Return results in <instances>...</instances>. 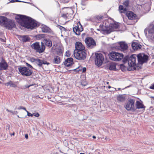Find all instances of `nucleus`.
<instances>
[{
	"label": "nucleus",
	"instance_id": "1",
	"mask_svg": "<svg viewBox=\"0 0 154 154\" xmlns=\"http://www.w3.org/2000/svg\"><path fill=\"white\" fill-rule=\"evenodd\" d=\"M137 56L136 54H133L129 57L128 65V71H133L134 70L139 69V64L136 63Z\"/></svg>",
	"mask_w": 154,
	"mask_h": 154
},
{
	"label": "nucleus",
	"instance_id": "2",
	"mask_svg": "<svg viewBox=\"0 0 154 154\" xmlns=\"http://www.w3.org/2000/svg\"><path fill=\"white\" fill-rule=\"evenodd\" d=\"M37 26V23L30 17H27L22 26L27 29H33Z\"/></svg>",
	"mask_w": 154,
	"mask_h": 154
},
{
	"label": "nucleus",
	"instance_id": "3",
	"mask_svg": "<svg viewBox=\"0 0 154 154\" xmlns=\"http://www.w3.org/2000/svg\"><path fill=\"white\" fill-rule=\"evenodd\" d=\"M109 58L112 60L119 61L123 58L124 55L118 52L112 51L108 54Z\"/></svg>",
	"mask_w": 154,
	"mask_h": 154
},
{
	"label": "nucleus",
	"instance_id": "4",
	"mask_svg": "<svg viewBox=\"0 0 154 154\" xmlns=\"http://www.w3.org/2000/svg\"><path fill=\"white\" fill-rule=\"evenodd\" d=\"M41 46L39 45V42H36L32 44L31 47L34 49L36 52L40 54L43 53L44 51L45 48V46L44 43L41 42Z\"/></svg>",
	"mask_w": 154,
	"mask_h": 154
},
{
	"label": "nucleus",
	"instance_id": "5",
	"mask_svg": "<svg viewBox=\"0 0 154 154\" xmlns=\"http://www.w3.org/2000/svg\"><path fill=\"white\" fill-rule=\"evenodd\" d=\"M136 56L137 59V63L139 65H142L143 63L147 62L148 60V56L144 53L136 54Z\"/></svg>",
	"mask_w": 154,
	"mask_h": 154
},
{
	"label": "nucleus",
	"instance_id": "6",
	"mask_svg": "<svg viewBox=\"0 0 154 154\" xmlns=\"http://www.w3.org/2000/svg\"><path fill=\"white\" fill-rule=\"evenodd\" d=\"M104 60L103 55L100 53H96L95 54L94 58L95 63L97 66H100L102 65Z\"/></svg>",
	"mask_w": 154,
	"mask_h": 154
},
{
	"label": "nucleus",
	"instance_id": "7",
	"mask_svg": "<svg viewBox=\"0 0 154 154\" xmlns=\"http://www.w3.org/2000/svg\"><path fill=\"white\" fill-rule=\"evenodd\" d=\"M135 100L134 99H129L128 101L126 103L125 107L128 110H132L133 112L136 111V108L134 106Z\"/></svg>",
	"mask_w": 154,
	"mask_h": 154
},
{
	"label": "nucleus",
	"instance_id": "8",
	"mask_svg": "<svg viewBox=\"0 0 154 154\" xmlns=\"http://www.w3.org/2000/svg\"><path fill=\"white\" fill-rule=\"evenodd\" d=\"M75 57L77 60H84L86 58V53L85 50H81L74 53Z\"/></svg>",
	"mask_w": 154,
	"mask_h": 154
},
{
	"label": "nucleus",
	"instance_id": "9",
	"mask_svg": "<svg viewBox=\"0 0 154 154\" xmlns=\"http://www.w3.org/2000/svg\"><path fill=\"white\" fill-rule=\"evenodd\" d=\"M18 70L22 75L28 76L31 75L32 73V71L25 66L18 68Z\"/></svg>",
	"mask_w": 154,
	"mask_h": 154
},
{
	"label": "nucleus",
	"instance_id": "10",
	"mask_svg": "<svg viewBox=\"0 0 154 154\" xmlns=\"http://www.w3.org/2000/svg\"><path fill=\"white\" fill-rule=\"evenodd\" d=\"M85 41L87 48H92L96 46L95 41L92 37H87L85 39Z\"/></svg>",
	"mask_w": 154,
	"mask_h": 154
},
{
	"label": "nucleus",
	"instance_id": "11",
	"mask_svg": "<svg viewBox=\"0 0 154 154\" xmlns=\"http://www.w3.org/2000/svg\"><path fill=\"white\" fill-rule=\"evenodd\" d=\"M107 17V15L106 14L97 15L94 16L91 20L92 22L99 23L101 22L103 20L106 18Z\"/></svg>",
	"mask_w": 154,
	"mask_h": 154
},
{
	"label": "nucleus",
	"instance_id": "12",
	"mask_svg": "<svg viewBox=\"0 0 154 154\" xmlns=\"http://www.w3.org/2000/svg\"><path fill=\"white\" fill-rule=\"evenodd\" d=\"M118 45L115 47V48L117 50H120L124 52H126L128 48L127 44L125 42H119Z\"/></svg>",
	"mask_w": 154,
	"mask_h": 154
},
{
	"label": "nucleus",
	"instance_id": "13",
	"mask_svg": "<svg viewBox=\"0 0 154 154\" xmlns=\"http://www.w3.org/2000/svg\"><path fill=\"white\" fill-rule=\"evenodd\" d=\"M77 25L73 28V30L76 35H80V32L83 30V28L79 21L78 22Z\"/></svg>",
	"mask_w": 154,
	"mask_h": 154
},
{
	"label": "nucleus",
	"instance_id": "14",
	"mask_svg": "<svg viewBox=\"0 0 154 154\" xmlns=\"http://www.w3.org/2000/svg\"><path fill=\"white\" fill-rule=\"evenodd\" d=\"M129 1L127 0L123 3V6L120 5L119 7V9L121 13H125L127 10V8L128 6Z\"/></svg>",
	"mask_w": 154,
	"mask_h": 154
},
{
	"label": "nucleus",
	"instance_id": "15",
	"mask_svg": "<svg viewBox=\"0 0 154 154\" xmlns=\"http://www.w3.org/2000/svg\"><path fill=\"white\" fill-rule=\"evenodd\" d=\"M75 49L74 51V53H76L78 51L85 50V46L80 42H76L75 43Z\"/></svg>",
	"mask_w": 154,
	"mask_h": 154
},
{
	"label": "nucleus",
	"instance_id": "16",
	"mask_svg": "<svg viewBox=\"0 0 154 154\" xmlns=\"http://www.w3.org/2000/svg\"><path fill=\"white\" fill-rule=\"evenodd\" d=\"M15 25V24L14 21L8 19L4 26L9 29H10L14 27Z\"/></svg>",
	"mask_w": 154,
	"mask_h": 154
},
{
	"label": "nucleus",
	"instance_id": "17",
	"mask_svg": "<svg viewBox=\"0 0 154 154\" xmlns=\"http://www.w3.org/2000/svg\"><path fill=\"white\" fill-rule=\"evenodd\" d=\"M8 65L6 61L2 58L1 62H0V70H6L7 69Z\"/></svg>",
	"mask_w": 154,
	"mask_h": 154
},
{
	"label": "nucleus",
	"instance_id": "18",
	"mask_svg": "<svg viewBox=\"0 0 154 154\" xmlns=\"http://www.w3.org/2000/svg\"><path fill=\"white\" fill-rule=\"evenodd\" d=\"M147 32L149 34H154V24H150L147 28L145 29L144 32L146 35H147Z\"/></svg>",
	"mask_w": 154,
	"mask_h": 154
},
{
	"label": "nucleus",
	"instance_id": "19",
	"mask_svg": "<svg viewBox=\"0 0 154 154\" xmlns=\"http://www.w3.org/2000/svg\"><path fill=\"white\" fill-rule=\"evenodd\" d=\"M126 16L130 20H133L136 19L137 16L135 14L131 11H127L125 13Z\"/></svg>",
	"mask_w": 154,
	"mask_h": 154
},
{
	"label": "nucleus",
	"instance_id": "20",
	"mask_svg": "<svg viewBox=\"0 0 154 154\" xmlns=\"http://www.w3.org/2000/svg\"><path fill=\"white\" fill-rule=\"evenodd\" d=\"M27 16L24 15H17L15 17V19L18 22L21 21V25L22 26V24H23V22L25 20Z\"/></svg>",
	"mask_w": 154,
	"mask_h": 154
},
{
	"label": "nucleus",
	"instance_id": "21",
	"mask_svg": "<svg viewBox=\"0 0 154 154\" xmlns=\"http://www.w3.org/2000/svg\"><path fill=\"white\" fill-rule=\"evenodd\" d=\"M119 25L118 23H115L110 24L109 26L108 29L109 30V33L114 30L115 29L119 28Z\"/></svg>",
	"mask_w": 154,
	"mask_h": 154
},
{
	"label": "nucleus",
	"instance_id": "22",
	"mask_svg": "<svg viewBox=\"0 0 154 154\" xmlns=\"http://www.w3.org/2000/svg\"><path fill=\"white\" fill-rule=\"evenodd\" d=\"M73 63V59L71 57L67 59L63 62L64 64L68 67L72 65Z\"/></svg>",
	"mask_w": 154,
	"mask_h": 154
},
{
	"label": "nucleus",
	"instance_id": "23",
	"mask_svg": "<svg viewBox=\"0 0 154 154\" xmlns=\"http://www.w3.org/2000/svg\"><path fill=\"white\" fill-rule=\"evenodd\" d=\"M131 46L134 50L140 49L142 47L141 45L137 42H133L131 44Z\"/></svg>",
	"mask_w": 154,
	"mask_h": 154
},
{
	"label": "nucleus",
	"instance_id": "24",
	"mask_svg": "<svg viewBox=\"0 0 154 154\" xmlns=\"http://www.w3.org/2000/svg\"><path fill=\"white\" fill-rule=\"evenodd\" d=\"M19 39L20 41L25 42L29 41L30 38L27 35H23L20 36Z\"/></svg>",
	"mask_w": 154,
	"mask_h": 154
},
{
	"label": "nucleus",
	"instance_id": "25",
	"mask_svg": "<svg viewBox=\"0 0 154 154\" xmlns=\"http://www.w3.org/2000/svg\"><path fill=\"white\" fill-rule=\"evenodd\" d=\"M8 19L5 17L0 16V25L4 26Z\"/></svg>",
	"mask_w": 154,
	"mask_h": 154
},
{
	"label": "nucleus",
	"instance_id": "26",
	"mask_svg": "<svg viewBox=\"0 0 154 154\" xmlns=\"http://www.w3.org/2000/svg\"><path fill=\"white\" fill-rule=\"evenodd\" d=\"M100 28L101 31L104 32H106L107 33H109V30L108 29L109 26H105L103 25H100Z\"/></svg>",
	"mask_w": 154,
	"mask_h": 154
},
{
	"label": "nucleus",
	"instance_id": "27",
	"mask_svg": "<svg viewBox=\"0 0 154 154\" xmlns=\"http://www.w3.org/2000/svg\"><path fill=\"white\" fill-rule=\"evenodd\" d=\"M107 66L111 70H115L116 69V64L115 63L112 62L108 64Z\"/></svg>",
	"mask_w": 154,
	"mask_h": 154
},
{
	"label": "nucleus",
	"instance_id": "28",
	"mask_svg": "<svg viewBox=\"0 0 154 154\" xmlns=\"http://www.w3.org/2000/svg\"><path fill=\"white\" fill-rule=\"evenodd\" d=\"M136 110L137 109H140L142 108H145V106L142 103H141L138 100L136 101Z\"/></svg>",
	"mask_w": 154,
	"mask_h": 154
},
{
	"label": "nucleus",
	"instance_id": "29",
	"mask_svg": "<svg viewBox=\"0 0 154 154\" xmlns=\"http://www.w3.org/2000/svg\"><path fill=\"white\" fill-rule=\"evenodd\" d=\"M43 41L45 44V45L48 47L50 48L52 46V42L50 39H44Z\"/></svg>",
	"mask_w": 154,
	"mask_h": 154
},
{
	"label": "nucleus",
	"instance_id": "30",
	"mask_svg": "<svg viewBox=\"0 0 154 154\" xmlns=\"http://www.w3.org/2000/svg\"><path fill=\"white\" fill-rule=\"evenodd\" d=\"M73 71H75L77 72H84L86 71V68L85 67L82 68V67L79 66L76 69H74Z\"/></svg>",
	"mask_w": 154,
	"mask_h": 154
},
{
	"label": "nucleus",
	"instance_id": "31",
	"mask_svg": "<svg viewBox=\"0 0 154 154\" xmlns=\"http://www.w3.org/2000/svg\"><path fill=\"white\" fill-rule=\"evenodd\" d=\"M5 85L7 86L10 85L11 87L16 88L17 87L16 85L11 81H10L5 84Z\"/></svg>",
	"mask_w": 154,
	"mask_h": 154
},
{
	"label": "nucleus",
	"instance_id": "32",
	"mask_svg": "<svg viewBox=\"0 0 154 154\" xmlns=\"http://www.w3.org/2000/svg\"><path fill=\"white\" fill-rule=\"evenodd\" d=\"M120 68L123 72H125L126 70L128 71V67H127L125 65V64H121L120 65Z\"/></svg>",
	"mask_w": 154,
	"mask_h": 154
},
{
	"label": "nucleus",
	"instance_id": "33",
	"mask_svg": "<svg viewBox=\"0 0 154 154\" xmlns=\"http://www.w3.org/2000/svg\"><path fill=\"white\" fill-rule=\"evenodd\" d=\"M60 62V57L58 56L55 57L54 59V63L59 64Z\"/></svg>",
	"mask_w": 154,
	"mask_h": 154
},
{
	"label": "nucleus",
	"instance_id": "34",
	"mask_svg": "<svg viewBox=\"0 0 154 154\" xmlns=\"http://www.w3.org/2000/svg\"><path fill=\"white\" fill-rule=\"evenodd\" d=\"M129 56L128 55H125V57L124 56L123 58L122 59V62L123 63V64H126L127 63H128V60L129 58Z\"/></svg>",
	"mask_w": 154,
	"mask_h": 154
},
{
	"label": "nucleus",
	"instance_id": "35",
	"mask_svg": "<svg viewBox=\"0 0 154 154\" xmlns=\"http://www.w3.org/2000/svg\"><path fill=\"white\" fill-rule=\"evenodd\" d=\"M125 98L123 95H120L117 97V100L120 102H123L125 101Z\"/></svg>",
	"mask_w": 154,
	"mask_h": 154
},
{
	"label": "nucleus",
	"instance_id": "36",
	"mask_svg": "<svg viewBox=\"0 0 154 154\" xmlns=\"http://www.w3.org/2000/svg\"><path fill=\"white\" fill-rule=\"evenodd\" d=\"M45 37V35L44 34H39L36 35L35 36L37 40H38L41 38H44Z\"/></svg>",
	"mask_w": 154,
	"mask_h": 154
},
{
	"label": "nucleus",
	"instance_id": "37",
	"mask_svg": "<svg viewBox=\"0 0 154 154\" xmlns=\"http://www.w3.org/2000/svg\"><path fill=\"white\" fill-rule=\"evenodd\" d=\"M43 60H41L40 59H37L36 63L39 66V67H42V66L43 63Z\"/></svg>",
	"mask_w": 154,
	"mask_h": 154
},
{
	"label": "nucleus",
	"instance_id": "38",
	"mask_svg": "<svg viewBox=\"0 0 154 154\" xmlns=\"http://www.w3.org/2000/svg\"><path fill=\"white\" fill-rule=\"evenodd\" d=\"M50 29L47 26H44L42 28V30L43 32H49Z\"/></svg>",
	"mask_w": 154,
	"mask_h": 154
},
{
	"label": "nucleus",
	"instance_id": "39",
	"mask_svg": "<svg viewBox=\"0 0 154 154\" xmlns=\"http://www.w3.org/2000/svg\"><path fill=\"white\" fill-rule=\"evenodd\" d=\"M57 27L59 28L62 31H66V28L61 26L57 25Z\"/></svg>",
	"mask_w": 154,
	"mask_h": 154
},
{
	"label": "nucleus",
	"instance_id": "40",
	"mask_svg": "<svg viewBox=\"0 0 154 154\" xmlns=\"http://www.w3.org/2000/svg\"><path fill=\"white\" fill-rule=\"evenodd\" d=\"M88 84L87 82L85 80H82L81 82V85L82 86H85Z\"/></svg>",
	"mask_w": 154,
	"mask_h": 154
},
{
	"label": "nucleus",
	"instance_id": "41",
	"mask_svg": "<svg viewBox=\"0 0 154 154\" xmlns=\"http://www.w3.org/2000/svg\"><path fill=\"white\" fill-rule=\"evenodd\" d=\"M37 60V59H35L33 57H32L30 58V60L32 62H35V63H36Z\"/></svg>",
	"mask_w": 154,
	"mask_h": 154
},
{
	"label": "nucleus",
	"instance_id": "42",
	"mask_svg": "<svg viewBox=\"0 0 154 154\" xmlns=\"http://www.w3.org/2000/svg\"><path fill=\"white\" fill-rule=\"evenodd\" d=\"M66 56H67V57H69L70 56V51H67L66 52Z\"/></svg>",
	"mask_w": 154,
	"mask_h": 154
},
{
	"label": "nucleus",
	"instance_id": "43",
	"mask_svg": "<svg viewBox=\"0 0 154 154\" xmlns=\"http://www.w3.org/2000/svg\"><path fill=\"white\" fill-rule=\"evenodd\" d=\"M18 109H23L24 110H25L26 112V110H27L26 108H25V107H23V106H20V107H19L18 108Z\"/></svg>",
	"mask_w": 154,
	"mask_h": 154
},
{
	"label": "nucleus",
	"instance_id": "44",
	"mask_svg": "<svg viewBox=\"0 0 154 154\" xmlns=\"http://www.w3.org/2000/svg\"><path fill=\"white\" fill-rule=\"evenodd\" d=\"M22 2L19 0H11L10 1V2L14 3L15 2Z\"/></svg>",
	"mask_w": 154,
	"mask_h": 154
},
{
	"label": "nucleus",
	"instance_id": "45",
	"mask_svg": "<svg viewBox=\"0 0 154 154\" xmlns=\"http://www.w3.org/2000/svg\"><path fill=\"white\" fill-rule=\"evenodd\" d=\"M26 66L28 67L29 68H33V67H32V66L31 65H30V64H29L28 63H26Z\"/></svg>",
	"mask_w": 154,
	"mask_h": 154
},
{
	"label": "nucleus",
	"instance_id": "46",
	"mask_svg": "<svg viewBox=\"0 0 154 154\" xmlns=\"http://www.w3.org/2000/svg\"><path fill=\"white\" fill-rule=\"evenodd\" d=\"M26 112L27 113V116H28L32 117L33 116V114H32L29 112L27 110H26Z\"/></svg>",
	"mask_w": 154,
	"mask_h": 154
},
{
	"label": "nucleus",
	"instance_id": "47",
	"mask_svg": "<svg viewBox=\"0 0 154 154\" xmlns=\"http://www.w3.org/2000/svg\"><path fill=\"white\" fill-rule=\"evenodd\" d=\"M43 63L44 64H47V65H49L50 63H49L48 62L46 61L43 60Z\"/></svg>",
	"mask_w": 154,
	"mask_h": 154
},
{
	"label": "nucleus",
	"instance_id": "48",
	"mask_svg": "<svg viewBox=\"0 0 154 154\" xmlns=\"http://www.w3.org/2000/svg\"><path fill=\"white\" fill-rule=\"evenodd\" d=\"M33 115L35 117H38L39 116V114L38 113H35L33 114Z\"/></svg>",
	"mask_w": 154,
	"mask_h": 154
},
{
	"label": "nucleus",
	"instance_id": "49",
	"mask_svg": "<svg viewBox=\"0 0 154 154\" xmlns=\"http://www.w3.org/2000/svg\"><path fill=\"white\" fill-rule=\"evenodd\" d=\"M57 54L59 55H60L62 53V52L60 51L59 52L57 51Z\"/></svg>",
	"mask_w": 154,
	"mask_h": 154
},
{
	"label": "nucleus",
	"instance_id": "50",
	"mask_svg": "<svg viewBox=\"0 0 154 154\" xmlns=\"http://www.w3.org/2000/svg\"><path fill=\"white\" fill-rule=\"evenodd\" d=\"M151 39L152 41H154V34H152L151 36Z\"/></svg>",
	"mask_w": 154,
	"mask_h": 154
},
{
	"label": "nucleus",
	"instance_id": "51",
	"mask_svg": "<svg viewBox=\"0 0 154 154\" xmlns=\"http://www.w3.org/2000/svg\"><path fill=\"white\" fill-rule=\"evenodd\" d=\"M64 2L65 3H68L70 0H63Z\"/></svg>",
	"mask_w": 154,
	"mask_h": 154
},
{
	"label": "nucleus",
	"instance_id": "52",
	"mask_svg": "<svg viewBox=\"0 0 154 154\" xmlns=\"http://www.w3.org/2000/svg\"><path fill=\"white\" fill-rule=\"evenodd\" d=\"M6 110H7V111H8V112H11V113H13V114H14V112L13 111H12V110H8V109H7Z\"/></svg>",
	"mask_w": 154,
	"mask_h": 154
},
{
	"label": "nucleus",
	"instance_id": "53",
	"mask_svg": "<svg viewBox=\"0 0 154 154\" xmlns=\"http://www.w3.org/2000/svg\"><path fill=\"white\" fill-rule=\"evenodd\" d=\"M25 138L26 139H27L28 138V135L27 134H25Z\"/></svg>",
	"mask_w": 154,
	"mask_h": 154
},
{
	"label": "nucleus",
	"instance_id": "54",
	"mask_svg": "<svg viewBox=\"0 0 154 154\" xmlns=\"http://www.w3.org/2000/svg\"><path fill=\"white\" fill-rule=\"evenodd\" d=\"M32 85H25V87H26V88H29L30 86H31Z\"/></svg>",
	"mask_w": 154,
	"mask_h": 154
},
{
	"label": "nucleus",
	"instance_id": "55",
	"mask_svg": "<svg viewBox=\"0 0 154 154\" xmlns=\"http://www.w3.org/2000/svg\"><path fill=\"white\" fill-rule=\"evenodd\" d=\"M35 97L36 98V99H38V98H40V97H39V96L38 95H36L35 96Z\"/></svg>",
	"mask_w": 154,
	"mask_h": 154
},
{
	"label": "nucleus",
	"instance_id": "56",
	"mask_svg": "<svg viewBox=\"0 0 154 154\" xmlns=\"http://www.w3.org/2000/svg\"><path fill=\"white\" fill-rule=\"evenodd\" d=\"M15 134V133L13 132L12 134H11V136L12 135L14 136Z\"/></svg>",
	"mask_w": 154,
	"mask_h": 154
},
{
	"label": "nucleus",
	"instance_id": "57",
	"mask_svg": "<svg viewBox=\"0 0 154 154\" xmlns=\"http://www.w3.org/2000/svg\"><path fill=\"white\" fill-rule=\"evenodd\" d=\"M93 138L94 139H95V138H96V137L95 136H93Z\"/></svg>",
	"mask_w": 154,
	"mask_h": 154
},
{
	"label": "nucleus",
	"instance_id": "58",
	"mask_svg": "<svg viewBox=\"0 0 154 154\" xmlns=\"http://www.w3.org/2000/svg\"><path fill=\"white\" fill-rule=\"evenodd\" d=\"M7 127L8 128V129H9V127H10L9 125H7Z\"/></svg>",
	"mask_w": 154,
	"mask_h": 154
},
{
	"label": "nucleus",
	"instance_id": "59",
	"mask_svg": "<svg viewBox=\"0 0 154 154\" xmlns=\"http://www.w3.org/2000/svg\"><path fill=\"white\" fill-rule=\"evenodd\" d=\"M97 30H98V31H100V30H100V29H97Z\"/></svg>",
	"mask_w": 154,
	"mask_h": 154
},
{
	"label": "nucleus",
	"instance_id": "60",
	"mask_svg": "<svg viewBox=\"0 0 154 154\" xmlns=\"http://www.w3.org/2000/svg\"><path fill=\"white\" fill-rule=\"evenodd\" d=\"M111 88V87L110 86H109L108 87V88H109V89H110V88Z\"/></svg>",
	"mask_w": 154,
	"mask_h": 154
},
{
	"label": "nucleus",
	"instance_id": "61",
	"mask_svg": "<svg viewBox=\"0 0 154 154\" xmlns=\"http://www.w3.org/2000/svg\"><path fill=\"white\" fill-rule=\"evenodd\" d=\"M80 154H85L84 153H83L81 152V153H80Z\"/></svg>",
	"mask_w": 154,
	"mask_h": 154
},
{
	"label": "nucleus",
	"instance_id": "62",
	"mask_svg": "<svg viewBox=\"0 0 154 154\" xmlns=\"http://www.w3.org/2000/svg\"><path fill=\"white\" fill-rule=\"evenodd\" d=\"M152 98H153V99L154 100V97H152Z\"/></svg>",
	"mask_w": 154,
	"mask_h": 154
},
{
	"label": "nucleus",
	"instance_id": "63",
	"mask_svg": "<svg viewBox=\"0 0 154 154\" xmlns=\"http://www.w3.org/2000/svg\"><path fill=\"white\" fill-rule=\"evenodd\" d=\"M152 111H153V112H154V109H152Z\"/></svg>",
	"mask_w": 154,
	"mask_h": 154
},
{
	"label": "nucleus",
	"instance_id": "64",
	"mask_svg": "<svg viewBox=\"0 0 154 154\" xmlns=\"http://www.w3.org/2000/svg\"><path fill=\"white\" fill-rule=\"evenodd\" d=\"M118 89H119V90H120V88H119Z\"/></svg>",
	"mask_w": 154,
	"mask_h": 154
}]
</instances>
